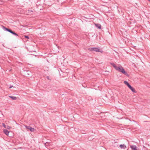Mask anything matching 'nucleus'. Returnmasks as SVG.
I'll use <instances>...</instances> for the list:
<instances>
[{"label": "nucleus", "mask_w": 150, "mask_h": 150, "mask_svg": "<svg viewBox=\"0 0 150 150\" xmlns=\"http://www.w3.org/2000/svg\"><path fill=\"white\" fill-rule=\"evenodd\" d=\"M111 64L113 66V67L117 71L120 72H121L122 74L126 75H128V74L125 71V69L122 66L117 67L113 63H111Z\"/></svg>", "instance_id": "1"}, {"label": "nucleus", "mask_w": 150, "mask_h": 150, "mask_svg": "<svg viewBox=\"0 0 150 150\" xmlns=\"http://www.w3.org/2000/svg\"><path fill=\"white\" fill-rule=\"evenodd\" d=\"M124 84L126 85L131 90V91L134 93H136V91H135V89L132 87L129 84V83L126 81H124Z\"/></svg>", "instance_id": "2"}, {"label": "nucleus", "mask_w": 150, "mask_h": 150, "mask_svg": "<svg viewBox=\"0 0 150 150\" xmlns=\"http://www.w3.org/2000/svg\"><path fill=\"white\" fill-rule=\"evenodd\" d=\"M88 50L91 51H95L96 52H98L101 53H102L103 52V51L99 49L98 48H88Z\"/></svg>", "instance_id": "3"}, {"label": "nucleus", "mask_w": 150, "mask_h": 150, "mask_svg": "<svg viewBox=\"0 0 150 150\" xmlns=\"http://www.w3.org/2000/svg\"><path fill=\"white\" fill-rule=\"evenodd\" d=\"M25 127L26 128L29 130L31 132H34L36 130L35 129L31 127L30 126H25Z\"/></svg>", "instance_id": "4"}, {"label": "nucleus", "mask_w": 150, "mask_h": 150, "mask_svg": "<svg viewBox=\"0 0 150 150\" xmlns=\"http://www.w3.org/2000/svg\"><path fill=\"white\" fill-rule=\"evenodd\" d=\"M5 29L7 31H8L9 32L11 33H12V34H13L15 35H16L17 36H18V35L15 32H13L12 30H10V29L7 28H5Z\"/></svg>", "instance_id": "5"}, {"label": "nucleus", "mask_w": 150, "mask_h": 150, "mask_svg": "<svg viewBox=\"0 0 150 150\" xmlns=\"http://www.w3.org/2000/svg\"><path fill=\"white\" fill-rule=\"evenodd\" d=\"M3 132L4 134H5L7 136H9V133L10 132L8 131L6 129H4L3 130Z\"/></svg>", "instance_id": "6"}, {"label": "nucleus", "mask_w": 150, "mask_h": 150, "mask_svg": "<svg viewBox=\"0 0 150 150\" xmlns=\"http://www.w3.org/2000/svg\"><path fill=\"white\" fill-rule=\"evenodd\" d=\"M130 147L133 150H137V147L136 146L131 145Z\"/></svg>", "instance_id": "7"}, {"label": "nucleus", "mask_w": 150, "mask_h": 150, "mask_svg": "<svg viewBox=\"0 0 150 150\" xmlns=\"http://www.w3.org/2000/svg\"><path fill=\"white\" fill-rule=\"evenodd\" d=\"M120 147L121 149H125L126 148V146L125 144H121L120 145Z\"/></svg>", "instance_id": "8"}, {"label": "nucleus", "mask_w": 150, "mask_h": 150, "mask_svg": "<svg viewBox=\"0 0 150 150\" xmlns=\"http://www.w3.org/2000/svg\"><path fill=\"white\" fill-rule=\"evenodd\" d=\"M95 26L97 27L98 28L100 29L101 28V25L99 24H96L95 23Z\"/></svg>", "instance_id": "9"}, {"label": "nucleus", "mask_w": 150, "mask_h": 150, "mask_svg": "<svg viewBox=\"0 0 150 150\" xmlns=\"http://www.w3.org/2000/svg\"><path fill=\"white\" fill-rule=\"evenodd\" d=\"M9 97L13 100H15L17 99V97L15 96H9Z\"/></svg>", "instance_id": "10"}, {"label": "nucleus", "mask_w": 150, "mask_h": 150, "mask_svg": "<svg viewBox=\"0 0 150 150\" xmlns=\"http://www.w3.org/2000/svg\"><path fill=\"white\" fill-rule=\"evenodd\" d=\"M11 128V126H8L6 127V128L7 129H10Z\"/></svg>", "instance_id": "11"}, {"label": "nucleus", "mask_w": 150, "mask_h": 150, "mask_svg": "<svg viewBox=\"0 0 150 150\" xmlns=\"http://www.w3.org/2000/svg\"><path fill=\"white\" fill-rule=\"evenodd\" d=\"M2 125H3L4 126V127L5 128H6V125H5V124L4 123H2Z\"/></svg>", "instance_id": "12"}, {"label": "nucleus", "mask_w": 150, "mask_h": 150, "mask_svg": "<svg viewBox=\"0 0 150 150\" xmlns=\"http://www.w3.org/2000/svg\"><path fill=\"white\" fill-rule=\"evenodd\" d=\"M25 37L26 38H28V39H29V37H28V36H25Z\"/></svg>", "instance_id": "13"}, {"label": "nucleus", "mask_w": 150, "mask_h": 150, "mask_svg": "<svg viewBox=\"0 0 150 150\" xmlns=\"http://www.w3.org/2000/svg\"><path fill=\"white\" fill-rule=\"evenodd\" d=\"M13 87V86L10 87V88H11V87Z\"/></svg>", "instance_id": "14"}]
</instances>
